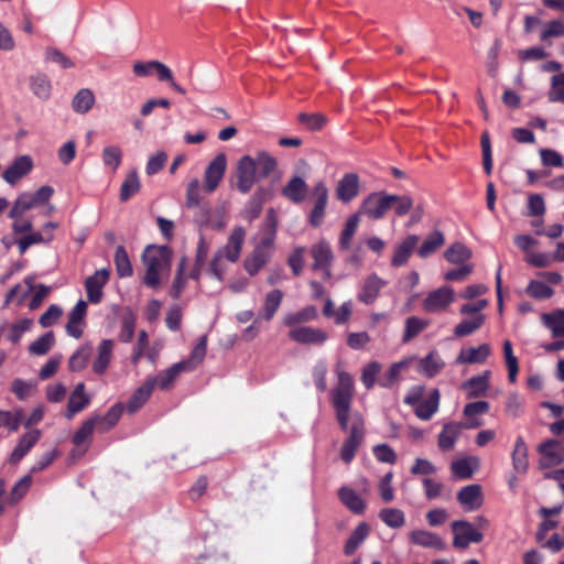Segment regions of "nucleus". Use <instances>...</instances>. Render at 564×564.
<instances>
[{"label": "nucleus", "mask_w": 564, "mask_h": 564, "mask_svg": "<svg viewBox=\"0 0 564 564\" xmlns=\"http://www.w3.org/2000/svg\"><path fill=\"white\" fill-rule=\"evenodd\" d=\"M202 192H204V185L200 184L198 178H193L186 188V207L194 208L200 204Z\"/></svg>", "instance_id": "60"}, {"label": "nucleus", "mask_w": 564, "mask_h": 564, "mask_svg": "<svg viewBox=\"0 0 564 564\" xmlns=\"http://www.w3.org/2000/svg\"><path fill=\"white\" fill-rule=\"evenodd\" d=\"M113 340L102 339L97 348V357L93 362V370L97 375H102L109 367L112 356Z\"/></svg>", "instance_id": "27"}, {"label": "nucleus", "mask_w": 564, "mask_h": 564, "mask_svg": "<svg viewBox=\"0 0 564 564\" xmlns=\"http://www.w3.org/2000/svg\"><path fill=\"white\" fill-rule=\"evenodd\" d=\"M54 194L53 187L43 185L34 193L23 192L14 200L9 213L10 218L23 216L28 210L45 205Z\"/></svg>", "instance_id": "4"}, {"label": "nucleus", "mask_w": 564, "mask_h": 564, "mask_svg": "<svg viewBox=\"0 0 564 564\" xmlns=\"http://www.w3.org/2000/svg\"><path fill=\"white\" fill-rule=\"evenodd\" d=\"M359 193L360 177L355 172L344 174L335 187V196L343 204L350 203L359 195Z\"/></svg>", "instance_id": "11"}, {"label": "nucleus", "mask_w": 564, "mask_h": 564, "mask_svg": "<svg viewBox=\"0 0 564 564\" xmlns=\"http://www.w3.org/2000/svg\"><path fill=\"white\" fill-rule=\"evenodd\" d=\"M411 541L420 546L444 551L446 549L445 541L436 533L425 530H414L410 534Z\"/></svg>", "instance_id": "23"}, {"label": "nucleus", "mask_w": 564, "mask_h": 564, "mask_svg": "<svg viewBox=\"0 0 564 564\" xmlns=\"http://www.w3.org/2000/svg\"><path fill=\"white\" fill-rule=\"evenodd\" d=\"M457 501L466 511H475L482 506L484 497L481 486L467 485L457 492Z\"/></svg>", "instance_id": "15"}, {"label": "nucleus", "mask_w": 564, "mask_h": 564, "mask_svg": "<svg viewBox=\"0 0 564 564\" xmlns=\"http://www.w3.org/2000/svg\"><path fill=\"white\" fill-rule=\"evenodd\" d=\"M525 292L529 296L535 300H546L550 299L554 291L551 286L545 284L542 281L532 280L529 282Z\"/></svg>", "instance_id": "55"}, {"label": "nucleus", "mask_w": 564, "mask_h": 564, "mask_svg": "<svg viewBox=\"0 0 564 564\" xmlns=\"http://www.w3.org/2000/svg\"><path fill=\"white\" fill-rule=\"evenodd\" d=\"M541 455L539 465L541 468H549L564 463V444L557 440H547L539 445Z\"/></svg>", "instance_id": "10"}, {"label": "nucleus", "mask_w": 564, "mask_h": 564, "mask_svg": "<svg viewBox=\"0 0 564 564\" xmlns=\"http://www.w3.org/2000/svg\"><path fill=\"white\" fill-rule=\"evenodd\" d=\"M141 188L138 172L135 170L128 173L120 187L119 198L127 202L132 195L137 194Z\"/></svg>", "instance_id": "40"}, {"label": "nucleus", "mask_w": 564, "mask_h": 564, "mask_svg": "<svg viewBox=\"0 0 564 564\" xmlns=\"http://www.w3.org/2000/svg\"><path fill=\"white\" fill-rule=\"evenodd\" d=\"M56 228V223H47L43 226L42 231L33 232L31 230L28 235L19 237L18 245L19 247H31L32 245L50 243L53 240V232Z\"/></svg>", "instance_id": "19"}, {"label": "nucleus", "mask_w": 564, "mask_h": 564, "mask_svg": "<svg viewBox=\"0 0 564 564\" xmlns=\"http://www.w3.org/2000/svg\"><path fill=\"white\" fill-rule=\"evenodd\" d=\"M445 366L440 354L432 350L426 357L419 361L417 370L427 378L435 377Z\"/></svg>", "instance_id": "29"}, {"label": "nucleus", "mask_w": 564, "mask_h": 564, "mask_svg": "<svg viewBox=\"0 0 564 564\" xmlns=\"http://www.w3.org/2000/svg\"><path fill=\"white\" fill-rule=\"evenodd\" d=\"M153 66L155 68L154 70L156 72L158 79L160 82L167 83L173 90L181 95L186 94V90L174 80L172 70L165 64L156 61V63Z\"/></svg>", "instance_id": "52"}, {"label": "nucleus", "mask_w": 564, "mask_h": 564, "mask_svg": "<svg viewBox=\"0 0 564 564\" xmlns=\"http://www.w3.org/2000/svg\"><path fill=\"white\" fill-rule=\"evenodd\" d=\"M454 300V290L449 286H442L427 294L423 301V308L429 313H438L445 311Z\"/></svg>", "instance_id": "12"}, {"label": "nucleus", "mask_w": 564, "mask_h": 564, "mask_svg": "<svg viewBox=\"0 0 564 564\" xmlns=\"http://www.w3.org/2000/svg\"><path fill=\"white\" fill-rule=\"evenodd\" d=\"M185 365L186 364L176 362L173 366H171L170 368H167L164 371L160 372L158 376L149 377L148 379H154L155 380V387L158 386L162 390L169 389L170 386L177 378V376L182 371H186L185 368H184Z\"/></svg>", "instance_id": "35"}, {"label": "nucleus", "mask_w": 564, "mask_h": 564, "mask_svg": "<svg viewBox=\"0 0 564 564\" xmlns=\"http://www.w3.org/2000/svg\"><path fill=\"white\" fill-rule=\"evenodd\" d=\"M276 167V160L268 152H259L254 158L243 155L237 163V188L247 194L253 184L261 178L268 177Z\"/></svg>", "instance_id": "1"}, {"label": "nucleus", "mask_w": 564, "mask_h": 564, "mask_svg": "<svg viewBox=\"0 0 564 564\" xmlns=\"http://www.w3.org/2000/svg\"><path fill=\"white\" fill-rule=\"evenodd\" d=\"M55 344L53 332H47L29 346V352L34 356H43L47 354Z\"/></svg>", "instance_id": "47"}, {"label": "nucleus", "mask_w": 564, "mask_h": 564, "mask_svg": "<svg viewBox=\"0 0 564 564\" xmlns=\"http://www.w3.org/2000/svg\"><path fill=\"white\" fill-rule=\"evenodd\" d=\"M32 485L31 475H26L22 477L11 489L9 497L7 499L10 506L18 503L29 491Z\"/></svg>", "instance_id": "51"}, {"label": "nucleus", "mask_w": 564, "mask_h": 564, "mask_svg": "<svg viewBox=\"0 0 564 564\" xmlns=\"http://www.w3.org/2000/svg\"><path fill=\"white\" fill-rule=\"evenodd\" d=\"M490 371L486 370L480 375L474 376L462 384V389L467 392L468 398L484 395L489 388Z\"/></svg>", "instance_id": "24"}, {"label": "nucleus", "mask_w": 564, "mask_h": 564, "mask_svg": "<svg viewBox=\"0 0 564 564\" xmlns=\"http://www.w3.org/2000/svg\"><path fill=\"white\" fill-rule=\"evenodd\" d=\"M365 438V421L361 414H355L351 417L350 433L345 440L340 449V457L349 464Z\"/></svg>", "instance_id": "6"}, {"label": "nucleus", "mask_w": 564, "mask_h": 564, "mask_svg": "<svg viewBox=\"0 0 564 564\" xmlns=\"http://www.w3.org/2000/svg\"><path fill=\"white\" fill-rule=\"evenodd\" d=\"M451 528L454 534L453 546L456 549H467L470 543H480L484 539V534L466 520H456Z\"/></svg>", "instance_id": "8"}, {"label": "nucleus", "mask_w": 564, "mask_h": 564, "mask_svg": "<svg viewBox=\"0 0 564 564\" xmlns=\"http://www.w3.org/2000/svg\"><path fill=\"white\" fill-rule=\"evenodd\" d=\"M267 196H268V192L264 188H261V187L258 188L252 194V196L246 204L243 210L241 212L242 218L248 221H252L256 218H258L259 215L261 214V210H262L263 204L267 199Z\"/></svg>", "instance_id": "25"}, {"label": "nucleus", "mask_w": 564, "mask_h": 564, "mask_svg": "<svg viewBox=\"0 0 564 564\" xmlns=\"http://www.w3.org/2000/svg\"><path fill=\"white\" fill-rule=\"evenodd\" d=\"M96 98L89 88L79 89L72 100V108L76 113L85 115L95 105Z\"/></svg>", "instance_id": "31"}, {"label": "nucleus", "mask_w": 564, "mask_h": 564, "mask_svg": "<svg viewBox=\"0 0 564 564\" xmlns=\"http://www.w3.org/2000/svg\"><path fill=\"white\" fill-rule=\"evenodd\" d=\"M89 402L90 397L85 393L84 382H78L69 395L65 416L68 420L73 419L74 415L83 411L89 404Z\"/></svg>", "instance_id": "20"}, {"label": "nucleus", "mask_w": 564, "mask_h": 564, "mask_svg": "<svg viewBox=\"0 0 564 564\" xmlns=\"http://www.w3.org/2000/svg\"><path fill=\"white\" fill-rule=\"evenodd\" d=\"M268 256L263 249H256L251 257L246 259L245 268L250 275H254L267 263Z\"/></svg>", "instance_id": "61"}, {"label": "nucleus", "mask_w": 564, "mask_h": 564, "mask_svg": "<svg viewBox=\"0 0 564 564\" xmlns=\"http://www.w3.org/2000/svg\"><path fill=\"white\" fill-rule=\"evenodd\" d=\"M282 195L293 204H301L305 200L308 186L303 177L292 176L281 189Z\"/></svg>", "instance_id": "17"}, {"label": "nucleus", "mask_w": 564, "mask_h": 564, "mask_svg": "<svg viewBox=\"0 0 564 564\" xmlns=\"http://www.w3.org/2000/svg\"><path fill=\"white\" fill-rule=\"evenodd\" d=\"M102 163L112 172H116L122 161V150L118 145H107L101 152Z\"/></svg>", "instance_id": "46"}, {"label": "nucleus", "mask_w": 564, "mask_h": 564, "mask_svg": "<svg viewBox=\"0 0 564 564\" xmlns=\"http://www.w3.org/2000/svg\"><path fill=\"white\" fill-rule=\"evenodd\" d=\"M115 264L120 278L132 275L133 270L126 249H117L115 253Z\"/></svg>", "instance_id": "62"}, {"label": "nucleus", "mask_w": 564, "mask_h": 564, "mask_svg": "<svg viewBox=\"0 0 564 564\" xmlns=\"http://www.w3.org/2000/svg\"><path fill=\"white\" fill-rule=\"evenodd\" d=\"M360 220L361 217L357 214V212L347 218L344 229L339 237V243L341 247H347L351 242V239L359 226Z\"/></svg>", "instance_id": "53"}, {"label": "nucleus", "mask_w": 564, "mask_h": 564, "mask_svg": "<svg viewBox=\"0 0 564 564\" xmlns=\"http://www.w3.org/2000/svg\"><path fill=\"white\" fill-rule=\"evenodd\" d=\"M95 427H97L96 420H93V417L84 421L73 436L74 445L77 447L88 445L87 442L90 440Z\"/></svg>", "instance_id": "54"}, {"label": "nucleus", "mask_w": 564, "mask_h": 564, "mask_svg": "<svg viewBox=\"0 0 564 564\" xmlns=\"http://www.w3.org/2000/svg\"><path fill=\"white\" fill-rule=\"evenodd\" d=\"M441 393L438 389H433L427 399L421 401L414 409L415 415L423 420L429 421L434 413L437 412L440 406Z\"/></svg>", "instance_id": "28"}, {"label": "nucleus", "mask_w": 564, "mask_h": 564, "mask_svg": "<svg viewBox=\"0 0 564 564\" xmlns=\"http://www.w3.org/2000/svg\"><path fill=\"white\" fill-rule=\"evenodd\" d=\"M228 213L229 204L227 202L220 203L209 213L207 224L214 229H224L227 224Z\"/></svg>", "instance_id": "41"}, {"label": "nucleus", "mask_w": 564, "mask_h": 564, "mask_svg": "<svg viewBox=\"0 0 564 564\" xmlns=\"http://www.w3.org/2000/svg\"><path fill=\"white\" fill-rule=\"evenodd\" d=\"M33 169V161L29 155H21L2 172V178L10 185H15Z\"/></svg>", "instance_id": "13"}, {"label": "nucleus", "mask_w": 564, "mask_h": 564, "mask_svg": "<svg viewBox=\"0 0 564 564\" xmlns=\"http://www.w3.org/2000/svg\"><path fill=\"white\" fill-rule=\"evenodd\" d=\"M354 398V380L352 377L345 372H338V383L332 391V405L335 411L336 420L341 431L350 433L351 417L355 414H360L355 411L351 412V402Z\"/></svg>", "instance_id": "2"}, {"label": "nucleus", "mask_w": 564, "mask_h": 564, "mask_svg": "<svg viewBox=\"0 0 564 564\" xmlns=\"http://www.w3.org/2000/svg\"><path fill=\"white\" fill-rule=\"evenodd\" d=\"M41 431L37 429L23 434L10 456V462L12 464L20 462L37 443V441L41 438Z\"/></svg>", "instance_id": "22"}, {"label": "nucleus", "mask_w": 564, "mask_h": 564, "mask_svg": "<svg viewBox=\"0 0 564 564\" xmlns=\"http://www.w3.org/2000/svg\"><path fill=\"white\" fill-rule=\"evenodd\" d=\"M564 36V21L561 19L550 20L543 23L540 40L551 45V39Z\"/></svg>", "instance_id": "43"}, {"label": "nucleus", "mask_w": 564, "mask_h": 564, "mask_svg": "<svg viewBox=\"0 0 564 564\" xmlns=\"http://www.w3.org/2000/svg\"><path fill=\"white\" fill-rule=\"evenodd\" d=\"M491 348L488 344H481L477 348L462 349L456 357L457 364H482L490 356Z\"/></svg>", "instance_id": "26"}, {"label": "nucleus", "mask_w": 564, "mask_h": 564, "mask_svg": "<svg viewBox=\"0 0 564 564\" xmlns=\"http://www.w3.org/2000/svg\"><path fill=\"white\" fill-rule=\"evenodd\" d=\"M426 327H427V322H425L419 317L411 316V317L406 318L404 334L402 337L403 343L410 341L415 336H417L421 332H423Z\"/></svg>", "instance_id": "56"}, {"label": "nucleus", "mask_w": 564, "mask_h": 564, "mask_svg": "<svg viewBox=\"0 0 564 564\" xmlns=\"http://www.w3.org/2000/svg\"><path fill=\"white\" fill-rule=\"evenodd\" d=\"M207 351V336L203 335L196 346L193 348L189 358L183 361H180V364H186L185 370L192 371L194 370L205 358Z\"/></svg>", "instance_id": "37"}, {"label": "nucleus", "mask_w": 564, "mask_h": 564, "mask_svg": "<svg viewBox=\"0 0 564 564\" xmlns=\"http://www.w3.org/2000/svg\"><path fill=\"white\" fill-rule=\"evenodd\" d=\"M549 100L552 102H564V73L554 75L551 78V89Z\"/></svg>", "instance_id": "64"}, {"label": "nucleus", "mask_w": 564, "mask_h": 564, "mask_svg": "<svg viewBox=\"0 0 564 564\" xmlns=\"http://www.w3.org/2000/svg\"><path fill=\"white\" fill-rule=\"evenodd\" d=\"M311 198L313 207L308 221L313 227H319L323 224L329 198V191L324 181H318L314 184L311 191Z\"/></svg>", "instance_id": "7"}, {"label": "nucleus", "mask_w": 564, "mask_h": 564, "mask_svg": "<svg viewBox=\"0 0 564 564\" xmlns=\"http://www.w3.org/2000/svg\"><path fill=\"white\" fill-rule=\"evenodd\" d=\"M503 355L508 368V379L511 383H514L519 371V364L518 358L513 355L511 341L508 339L503 341Z\"/></svg>", "instance_id": "50"}, {"label": "nucleus", "mask_w": 564, "mask_h": 564, "mask_svg": "<svg viewBox=\"0 0 564 564\" xmlns=\"http://www.w3.org/2000/svg\"><path fill=\"white\" fill-rule=\"evenodd\" d=\"M384 281H382L377 275H370L362 288V291L359 294V300L366 304L372 303L377 296L379 295L380 290L384 285Z\"/></svg>", "instance_id": "36"}, {"label": "nucleus", "mask_w": 564, "mask_h": 564, "mask_svg": "<svg viewBox=\"0 0 564 564\" xmlns=\"http://www.w3.org/2000/svg\"><path fill=\"white\" fill-rule=\"evenodd\" d=\"M299 121L304 124L311 131L321 130L327 122L326 116L321 112L315 113H299Z\"/></svg>", "instance_id": "59"}, {"label": "nucleus", "mask_w": 564, "mask_h": 564, "mask_svg": "<svg viewBox=\"0 0 564 564\" xmlns=\"http://www.w3.org/2000/svg\"><path fill=\"white\" fill-rule=\"evenodd\" d=\"M390 208V194L383 191L372 192L362 199L357 214L377 221L382 219Z\"/></svg>", "instance_id": "5"}, {"label": "nucleus", "mask_w": 564, "mask_h": 564, "mask_svg": "<svg viewBox=\"0 0 564 564\" xmlns=\"http://www.w3.org/2000/svg\"><path fill=\"white\" fill-rule=\"evenodd\" d=\"M524 260L535 268H546L554 263L552 252H543L536 249H525Z\"/></svg>", "instance_id": "45"}, {"label": "nucleus", "mask_w": 564, "mask_h": 564, "mask_svg": "<svg viewBox=\"0 0 564 564\" xmlns=\"http://www.w3.org/2000/svg\"><path fill=\"white\" fill-rule=\"evenodd\" d=\"M154 388L155 380L147 379L144 383L134 391L123 408H126L130 414L135 413L147 403Z\"/></svg>", "instance_id": "18"}, {"label": "nucleus", "mask_w": 564, "mask_h": 564, "mask_svg": "<svg viewBox=\"0 0 564 564\" xmlns=\"http://www.w3.org/2000/svg\"><path fill=\"white\" fill-rule=\"evenodd\" d=\"M340 501L354 513L361 514L366 509L364 500L349 487H341L338 490Z\"/></svg>", "instance_id": "32"}, {"label": "nucleus", "mask_w": 564, "mask_h": 564, "mask_svg": "<svg viewBox=\"0 0 564 564\" xmlns=\"http://www.w3.org/2000/svg\"><path fill=\"white\" fill-rule=\"evenodd\" d=\"M463 425L456 422L444 424L437 438V446L442 452H449L455 447V444L462 433Z\"/></svg>", "instance_id": "21"}, {"label": "nucleus", "mask_w": 564, "mask_h": 564, "mask_svg": "<svg viewBox=\"0 0 564 564\" xmlns=\"http://www.w3.org/2000/svg\"><path fill=\"white\" fill-rule=\"evenodd\" d=\"M289 337L293 341L304 345H322L328 338L327 334L324 330L310 326H300L292 328L289 332Z\"/></svg>", "instance_id": "14"}, {"label": "nucleus", "mask_w": 564, "mask_h": 564, "mask_svg": "<svg viewBox=\"0 0 564 564\" xmlns=\"http://www.w3.org/2000/svg\"><path fill=\"white\" fill-rule=\"evenodd\" d=\"M33 321L31 318H22L17 323L12 324L9 328L8 339L12 344L19 343L23 334L31 329Z\"/></svg>", "instance_id": "63"}, {"label": "nucleus", "mask_w": 564, "mask_h": 564, "mask_svg": "<svg viewBox=\"0 0 564 564\" xmlns=\"http://www.w3.org/2000/svg\"><path fill=\"white\" fill-rule=\"evenodd\" d=\"M93 345L87 343L80 346L69 358L68 369L73 372H79L84 370L91 357Z\"/></svg>", "instance_id": "34"}, {"label": "nucleus", "mask_w": 564, "mask_h": 564, "mask_svg": "<svg viewBox=\"0 0 564 564\" xmlns=\"http://www.w3.org/2000/svg\"><path fill=\"white\" fill-rule=\"evenodd\" d=\"M227 166L226 155L217 154L208 164L204 173V192L212 194L221 182Z\"/></svg>", "instance_id": "9"}, {"label": "nucleus", "mask_w": 564, "mask_h": 564, "mask_svg": "<svg viewBox=\"0 0 564 564\" xmlns=\"http://www.w3.org/2000/svg\"><path fill=\"white\" fill-rule=\"evenodd\" d=\"M369 534V527L367 523L361 522L357 525V528L350 534L348 541L345 544L344 551L345 554L351 555L358 546L365 541V539Z\"/></svg>", "instance_id": "42"}, {"label": "nucleus", "mask_w": 564, "mask_h": 564, "mask_svg": "<svg viewBox=\"0 0 564 564\" xmlns=\"http://www.w3.org/2000/svg\"><path fill=\"white\" fill-rule=\"evenodd\" d=\"M542 319L553 337H564V310L543 314Z\"/></svg>", "instance_id": "38"}, {"label": "nucleus", "mask_w": 564, "mask_h": 564, "mask_svg": "<svg viewBox=\"0 0 564 564\" xmlns=\"http://www.w3.org/2000/svg\"><path fill=\"white\" fill-rule=\"evenodd\" d=\"M283 299V292L279 289L272 290L265 295L263 304V317L265 321H271L279 310Z\"/></svg>", "instance_id": "44"}, {"label": "nucleus", "mask_w": 564, "mask_h": 564, "mask_svg": "<svg viewBox=\"0 0 564 564\" xmlns=\"http://www.w3.org/2000/svg\"><path fill=\"white\" fill-rule=\"evenodd\" d=\"M484 322V314H478L471 319H464L455 326L454 334L458 337L468 336L480 328Z\"/></svg>", "instance_id": "49"}, {"label": "nucleus", "mask_w": 564, "mask_h": 564, "mask_svg": "<svg viewBox=\"0 0 564 564\" xmlns=\"http://www.w3.org/2000/svg\"><path fill=\"white\" fill-rule=\"evenodd\" d=\"M123 409L121 403H117L104 416H94L93 420H96L97 430L104 433L112 429L119 421Z\"/></svg>", "instance_id": "33"}, {"label": "nucleus", "mask_w": 564, "mask_h": 564, "mask_svg": "<svg viewBox=\"0 0 564 564\" xmlns=\"http://www.w3.org/2000/svg\"><path fill=\"white\" fill-rule=\"evenodd\" d=\"M109 270H97L91 276L86 279L85 288L90 303H99L102 297V288L108 282Z\"/></svg>", "instance_id": "16"}, {"label": "nucleus", "mask_w": 564, "mask_h": 564, "mask_svg": "<svg viewBox=\"0 0 564 564\" xmlns=\"http://www.w3.org/2000/svg\"><path fill=\"white\" fill-rule=\"evenodd\" d=\"M30 85L32 93L42 100H47L51 96L52 85L48 77L44 74H36L31 77Z\"/></svg>", "instance_id": "39"}, {"label": "nucleus", "mask_w": 564, "mask_h": 564, "mask_svg": "<svg viewBox=\"0 0 564 564\" xmlns=\"http://www.w3.org/2000/svg\"><path fill=\"white\" fill-rule=\"evenodd\" d=\"M512 465L518 474H525L528 471V446L522 436H519L516 441L512 452Z\"/></svg>", "instance_id": "30"}, {"label": "nucleus", "mask_w": 564, "mask_h": 564, "mask_svg": "<svg viewBox=\"0 0 564 564\" xmlns=\"http://www.w3.org/2000/svg\"><path fill=\"white\" fill-rule=\"evenodd\" d=\"M317 317V310L315 306H306L297 313L289 314L284 318V324L294 326L300 323L310 322Z\"/></svg>", "instance_id": "58"}, {"label": "nucleus", "mask_w": 564, "mask_h": 564, "mask_svg": "<svg viewBox=\"0 0 564 564\" xmlns=\"http://www.w3.org/2000/svg\"><path fill=\"white\" fill-rule=\"evenodd\" d=\"M172 249H144L142 259L147 271L144 283L155 288L160 283V275L170 271Z\"/></svg>", "instance_id": "3"}, {"label": "nucleus", "mask_w": 564, "mask_h": 564, "mask_svg": "<svg viewBox=\"0 0 564 564\" xmlns=\"http://www.w3.org/2000/svg\"><path fill=\"white\" fill-rule=\"evenodd\" d=\"M390 204L391 208H394V214L399 217H402L410 213L413 208L414 200L409 195H393L390 194Z\"/></svg>", "instance_id": "57"}, {"label": "nucleus", "mask_w": 564, "mask_h": 564, "mask_svg": "<svg viewBox=\"0 0 564 564\" xmlns=\"http://www.w3.org/2000/svg\"><path fill=\"white\" fill-rule=\"evenodd\" d=\"M379 518L392 529H399L405 523L404 512L397 508H384L380 511Z\"/></svg>", "instance_id": "48"}]
</instances>
